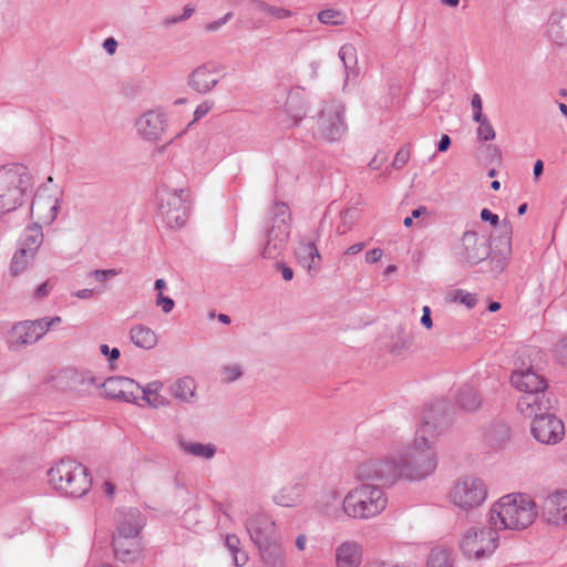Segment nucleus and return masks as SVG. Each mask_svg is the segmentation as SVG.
Instances as JSON below:
<instances>
[{
    "label": "nucleus",
    "mask_w": 567,
    "mask_h": 567,
    "mask_svg": "<svg viewBox=\"0 0 567 567\" xmlns=\"http://www.w3.org/2000/svg\"><path fill=\"white\" fill-rule=\"evenodd\" d=\"M475 122L478 123L477 138L480 141L488 142L495 138V130L486 115L481 116L480 121Z\"/></svg>",
    "instance_id": "obj_43"
},
{
    "label": "nucleus",
    "mask_w": 567,
    "mask_h": 567,
    "mask_svg": "<svg viewBox=\"0 0 567 567\" xmlns=\"http://www.w3.org/2000/svg\"><path fill=\"white\" fill-rule=\"evenodd\" d=\"M499 544L498 532L494 526L466 530L461 540L460 549L468 559H483L493 555Z\"/></svg>",
    "instance_id": "obj_8"
},
{
    "label": "nucleus",
    "mask_w": 567,
    "mask_h": 567,
    "mask_svg": "<svg viewBox=\"0 0 567 567\" xmlns=\"http://www.w3.org/2000/svg\"><path fill=\"white\" fill-rule=\"evenodd\" d=\"M224 374L227 382H234L243 374L241 368L238 364L224 367Z\"/></svg>",
    "instance_id": "obj_51"
},
{
    "label": "nucleus",
    "mask_w": 567,
    "mask_h": 567,
    "mask_svg": "<svg viewBox=\"0 0 567 567\" xmlns=\"http://www.w3.org/2000/svg\"><path fill=\"white\" fill-rule=\"evenodd\" d=\"M319 239V234H316L309 238H301L298 241V245L295 249V255L298 262L311 271L312 269H317L319 267L321 256L316 245V241Z\"/></svg>",
    "instance_id": "obj_25"
},
{
    "label": "nucleus",
    "mask_w": 567,
    "mask_h": 567,
    "mask_svg": "<svg viewBox=\"0 0 567 567\" xmlns=\"http://www.w3.org/2000/svg\"><path fill=\"white\" fill-rule=\"evenodd\" d=\"M100 351L103 355L109 357V361L111 363L116 361L121 355V352L117 348L110 349L107 344H102L100 347Z\"/></svg>",
    "instance_id": "obj_54"
},
{
    "label": "nucleus",
    "mask_w": 567,
    "mask_h": 567,
    "mask_svg": "<svg viewBox=\"0 0 567 567\" xmlns=\"http://www.w3.org/2000/svg\"><path fill=\"white\" fill-rule=\"evenodd\" d=\"M423 313L421 317V324L424 326L426 329H431L433 326V321L431 318V309L429 306H424L422 309Z\"/></svg>",
    "instance_id": "obj_60"
},
{
    "label": "nucleus",
    "mask_w": 567,
    "mask_h": 567,
    "mask_svg": "<svg viewBox=\"0 0 567 567\" xmlns=\"http://www.w3.org/2000/svg\"><path fill=\"white\" fill-rule=\"evenodd\" d=\"M452 411L453 409L446 400H437L425 409L413 445L406 447L399 455L403 478L421 481L435 471L437 461L433 445L450 425Z\"/></svg>",
    "instance_id": "obj_1"
},
{
    "label": "nucleus",
    "mask_w": 567,
    "mask_h": 567,
    "mask_svg": "<svg viewBox=\"0 0 567 567\" xmlns=\"http://www.w3.org/2000/svg\"><path fill=\"white\" fill-rule=\"evenodd\" d=\"M301 493L302 486L299 484L285 486L274 496V502L279 506L291 507L296 505Z\"/></svg>",
    "instance_id": "obj_35"
},
{
    "label": "nucleus",
    "mask_w": 567,
    "mask_h": 567,
    "mask_svg": "<svg viewBox=\"0 0 567 567\" xmlns=\"http://www.w3.org/2000/svg\"><path fill=\"white\" fill-rule=\"evenodd\" d=\"M131 341L138 348L151 350L157 344L156 333L144 324H135L130 330Z\"/></svg>",
    "instance_id": "obj_31"
},
{
    "label": "nucleus",
    "mask_w": 567,
    "mask_h": 567,
    "mask_svg": "<svg viewBox=\"0 0 567 567\" xmlns=\"http://www.w3.org/2000/svg\"><path fill=\"white\" fill-rule=\"evenodd\" d=\"M262 564L266 567H284L285 551L282 546L275 539L257 546Z\"/></svg>",
    "instance_id": "obj_29"
},
{
    "label": "nucleus",
    "mask_w": 567,
    "mask_h": 567,
    "mask_svg": "<svg viewBox=\"0 0 567 567\" xmlns=\"http://www.w3.org/2000/svg\"><path fill=\"white\" fill-rule=\"evenodd\" d=\"M188 194L184 189L162 188L158 192V216L169 228L183 227L188 218Z\"/></svg>",
    "instance_id": "obj_9"
},
{
    "label": "nucleus",
    "mask_w": 567,
    "mask_h": 567,
    "mask_svg": "<svg viewBox=\"0 0 567 567\" xmlns=\"http://www.w3.org/2000/svg\"><path fill=\"white\" fill-rule=\"evenodd\" d=\"M277 268L280 270L282 278L289 281L293 278V270L288 267L285 262H278Z\"/></svg>",
    "instance_id": "obj_62"
},
{
    "label": "nucleus",
    "mask_w": 567,
    "mask_h": 567,
    "mask_svg": "<svg viewBox=\"0 0 567 567\" xmlns=\"http://www.w3.org/2000/svg\"><path fill=\"white\" fill-rule=\"evenodd\" d=\"M117 527L113 533V537H117V545H122L120 542L122 536L127 537H141V530L144 527V518L137 508H128L117 515Z\"/></svg>",
    "instance_id": "obj_22"
},
{
    "label": "nucleus",
    "mask_w": 567,
    "mask_h": 567,
    "mask_svg": "<svg viewBox=\"0 0 567 567\" xmlns=\"http://www.w3.org/2000/svg\"><path fill=\"white\" fill-rule=\"evenodd\" d=\"M48 477L56 491L70 497H82L92 486L87 468L70 458L59 461L49 470Z\"/></svg>",
    "instance_id": "obj_4"
},
{
    "label": "nucleus",
    "mask_w": 567,
    "mask_h": 567,
    "mask_svg": "<svg viewBox=\"0 0 567 567\" xmlns=\"http://www.w3.org/2000/svg\"><path fill=\"white\" fill-rule=\"evenodd\" d=\"M454 299L458 300L461 303L465 305L470 309L474 308L477 303L476 295L461 290V289L455 291Z\"/></svg>",
    "instance_id": "obj_44"
},
{
    "label": "nucleus",
    "mask_w": 567,
    "mask_h": 567,
    "mask_svg": "<svg viewBox=\"0 0 567 567\" xmlns=\"http://www.w3.org/2000/svg\"><path fill=\"white\" fill-rule=\"evenodd\" d=\"M50 287H49V280L40 285L35 291H34V298L35 299H42L45 298L49 295Z\"/></svg>",
    "instance_id": "obj_64"
},
{
    "label": "nucleus",
    "mask_w": 567,
    "mask_h": 567,
    "mask_svg": "<svg viewBox=\"0 0 567 567\" xmlns=\"http://www.w3.org/2000/svg\"><path fill=\"white\" fill-rule=\"evenodd\" d=\"M252 4L256 10L276 20H285L293 14L289 9L269 4L264 0H252Z\"/></svg>",
    "instance_id": "obj_38"
},
{
    "label": "nucleus",
    "mask_w": 567,
    "mask_h": 567,
    "mask_svg": "<svg viewBox=\"0 0 567 567\" xmlns=\"http://www.w3.org/2000/svg\"><path fill=\"white\" fill-rule=\"evenodd\" d=\"M358 476L362 480L393 484L396 480L403 478L399 456L363 462L358 467Z\"/></svg>",
    "instance_id": "obj_15"
},
{
    "label": "nucleus",
    "mask_w": 567,
    "mask_h": 567,
    "mask_svg": "<svg viewBox=\"0 0 567 567\" xmlns=\"http://www.w3.org/2000/svg\"><path fill=\"white\" fill-rule=\"evenodd\" d=\"M382 255H383L382 249L373 248L365 254V261L368 264H374L381 259Z\"/></svg>",
    "instance_id": "obj_59"
},
{
    "label": "nucleus",
    "mask_w": 567,
    "mask_h": 567,
    "mask_svg": "<svg viewBox=\"0 0 567 567\" xmlns=\"http://www.w3.org/2000/svg\"><path fill=\"white\" fill-rule=\"evenodd\" d=\"M512 384L522 392L517 399V410L524 415L535 414L537 411L553 410L548 396L547 382L533 368L514 371L511 375Z\"/></svg>",
    "instance_id": "obj_3"
},
{
    "label": "nucleus",
    "mask_w": 567,
    "mask_h": 567,
    "mask_svg": "<svg viewBox=\"0 0 567 567\" xmlns=\"http://www.w3.org/2000/svg\"><path fill=\"white\" fill-rule=\"evenodd\" d=\"M32 176L28 167L22 164H12L0 167L1 199L12 210L22 204L23 195L32 187Z\"/></svg>",
    "instance_id": "obj_7"
},
{
    "label": "nucleus",
    "mask_w": 567,
    "mask_h": 567,
    "mask_svg": "<svg viewBox=\"0 0 567 567\" xmlns=\"http://www.w3.org/2000/svg\"><path fill=\"white\" fill-rule=\"evenodd\" d=\"M512 234L513 227L511 221L503 219L499 226V235L492 234L489 236L492 241V252L489 255L492 270L496 274L504 270L512 254Z\"/></svg>",
    "instance_id": "obj_16"
},
{
    "label": "nucleus",
    "mask_w": 567,
    "mask_h": 567,
    "mask_svg": "<svg viewBox=\"0 0 567 567\" xmlns=\"http://www.w3.org/2000/svg\"><path fill=\"white\" fill-rule=\"evenodd\" d=\"M485 152L487 154L485 158L489 163H492L494 161H497V162L501 161V157H502L501 150L496 145L485 146Z\"/></svg>",
    "instance_id": "obj_55"
},
{
    "label": "nucleus",
    "mask_w": 567,
    "mask_h": 567,
    "mask_svg": "<svg viewBox=\"0 0 567 567\" xmlns=\"http://www.w3.org/2000/svg\"><path fill=\"white\" fill-rule=\"evenodd\" d=\"M166 122L165 113L159 110H148L137 118L135 125L138 135L144 140L157 142L165 132Z\"/></svg>",
    "instance_id": "obj_19"
},
{
    "label": "nucleus",
    "mask_w": 567,
    "mask_h": 567,
    "mask_svg": "<svg viewBox=\"0 0 567 567\" xmlns=\"http://www.w3.org/2000/svg\"><path fill=\"white\" fill-rule=\"evenodd\" d=\"M362 561V547L354 540L342 542L336 548L337 567H359Z\"/></svg>",
    "instance_id": "obj_27"
},
{
    "label": "nucleus",
    "mask_w": 567,
    "mask_h": 567,
    "mask_svg": "<svg viewBox=\"0 0 567 567\" xmlns=\"http://www.w3.org/2000/svg\"><path fill=\"white\" fill-rule=\"evenodd\" d=\"M511 437V429L504 422H495L485 433V441L493 447L503 446Z\"/></svg>",
    "instance_id": "obj_32"
},
{
    "label": "nucleus",
    "mask_w": 567,
    "mask_h": 567,
    "mask_svg": "<svg viewBox=\"0 0 567 567\" xmlns=\"http://www.w3.org/2000/svg\"><path fill=\"white\" fill-rule=\"evenodd\" d=\"M537 516L536 504L527 495L507 494L489 509V525L498 530H523L530 526Z\"/></svg>",
    "instance_id": "obj_2"
},
{
    "label": "nucleus",
    "mask_w": 567,
    "mask_h": 567,
    "mask_svg": "<svg viewBox=\"0 0 567 567\" xmlns=\"http://www.w3.org/2000/svg\"><path fill=\"white\" fill-rule=\"evenodd\" d=\"M225 546L233 556L235 566L243 567L248 563V555L241 549L240 539L235 534H228L225 537Z\"/></svg>",
    "instance_id": "obj_37"
},
{
    "label": "nucleus",
    "mask_w": 567,
    "mask_h": 567,
    "mask_svg": "<svg viewBox=\"0 0 567 567\" xmlns=\"http://www.w3.org/2000/svg\"><path fill=\"white\" fill-rule=\"evenodd\" d=\"M533 419L530 433L533 437L542 444H556L565 435V426L551 410L537 411L535 414L526 415Z\"/></svg>",
    "instance_id": "obj_12"
},
{
    "label": "nucleus",
    "mask_w": 567,
    "mask_h": 567,
    "mask_svg": "<svg viewBox=\"0 0 567 567\" xmlns=\"http://www.w3.org/2000/svg\"><path fill=\"white\" fill-rule=\"evenodd\" d=\"M120 274L117 269H96L89 274L90 277H93L96 281L103 284L107 279L116 277Z\"/></svg>",
    "instance_id": "obj_45"
},
{
    "label": "nucleus",
    "mask_w": 567,
    "mask_h": 567,
    "mask_svg": "<svg viewBox=\"0 0 567 567\" xmlns=\"http://www.w3.org/2000/svg\"><path fill=\"white\" fill-rule=\"evenodd\" d=\"M384 491L372 484H361L351 489L342 499L343 513L355 519H369L386 507Z\"/></svg>",
    "instance_id": "obj_5"
},
{
    "label": "nucleus",
    "mask_w": 567,
    "mask_h": 567,
    "mask_svg": "<svg viewBox=\"0 0 567 567\" xmlns=\"http://www.w3.org/2000/svg\"><path fill=\"white\" fill-rule=\"evenodd\" d=\"M409 158L410 150L408 147H402L396 152L394 159L392 162V166L395 167L396 169H400L409 162Z\"/></svg>",
    "instance_id": "obj_47"
},
{
    "label": "nucleus",
    "mask_w": 567,
    "mask_h": 567,
    "mask_svg": "<svg viewBox=\"0 0 567 567\" xmlns=\"http://www.w3.org/2000/svg\"><path fill=\"white\" fill-rule=\"evenodd\" d=\"M220 75L218 69L213 63H204L195 68L187 78L189 89L198 94L205 95L213 91L219 83Z\"/></svg>",
    "instance_id": "obj_18"
},
{
    "label": "nucleus",
    "mask_w": 567,
    "mask_h": 567,
    "mask_svg": "<svg viewBox=\"0 0 567 567\" xmlns=\"http://www.w3.org/2000/svg\"><path fill=\"white\" fill-rule=\"evenodd\" d=\"M178 445L185 453L205 460L213 458L217 451L216 446L213 443L203 444L198 442H186L179 440Z\"/></svg>",
    "instance_id": "obj_33"
},
{
    "label": "nucleus",
    "mask_w": 567,
    "mask_h": 567,
    "mask_svg": "<svg viewBox=\"0 0 567 567\" xmlns=\"http://www.w3.org/2000/svg\"><path fill=\"white\" fill-rule=\"evenodd\" d=\"M339 58L343 62L347 76H357L359 74L357 49L351 43L343 44L339 50Z\"/></svg>",
    "instance_id": "obj_36"
},
{
    "label": "nucleus",
    "mask_w": 567,
    "mask_h": 567,
    "mask_svg": "<svg viewBox=\"0 0 567 567\" xmlns=\"http://www.w3.org/2000/svg\"><path fill=\"white\" fill-rule=\"evenodd\" d=\"M542 516L550 525L564 527L567 525V492H556L548 495L542 506Z\"/></svg>",
    "instance_id": "obj_20"
},
{
    "label": "nucleus",
    "mask_w": 567,
    "mask_h": 567,
    "mask_svg": "<svg viewBox=\"0 0 567 567\" xmlns=\"http://www.w3.org/2000/svg\"><path fill=\"white\" fill-rule=\"evenodd\" d=\"M104 394L113 400L134 403L142 406L138 401L137 392L141 385L131 378L126 377H111L101 383Z\"/></svg>",
    "instance_id": "obj_17"
},
{
    "label": "nucleus",
    "mask_w": 567,
    "mask_h": 567,
    "mask_svg": "<svg viewBox=\"0 0 567 567\" xmlns=\"http://www.w3.org/2000/svg\"><path fill=\"white\" fill-rule=\"evenodd\" d=\"M155 303L157 307H161L164 313H169L175 306L174 300L171 297L164 296L163 292L157 293Z\"/></svg>",
    "instance_id": "obj_46"
},
{
    "label": "nucleus",
    "mask_w": 567,
    "mask_h": 567,
    "mask_svg": "<svg viewBox=\"0 0 567 567\" xmlns=\"http://www.w3.org/2000/svg\"><path fill=\"white\" fill-rule=\"evenodd\" d=\"M231 17L233 12H227L223 18L206 24L205 29L210 32L216 31L221 25H224Z\"/></svg>",
    "instance_id": "obj_57"
},
{
    "label": "nucleus",
    "mask_w": 567,
    "mask_h": 567,
    "mask_svg": "<svg viewBox=\"0 0 567 567\" xmlns=\"http://www.w3.org/2000/svg\"><path fill=\"white\" fill-rule=\"evenodd\" d=\"M451 553L446 549H432L427 558V567H451Z\"/></svg>",
    "instance_id": "obj_41"
},
{
    "label": "nucleus",
    "mask_w": 567,
    "mask_h": 567,
    "mask_svg": "<svg viewBox=\"0 0 567 567\" xmlns=\"http://www.w3.org/2000/svg\"><path fill=\"white\" fill-rule=\"evenodd\" d=\"M385 161H386V156L383 153H378L370 161L369 167L371 169H379Z\"/></svg>",
    "instance_id": "obj_61"
},
{
    "label": "nucleus",
    "mask_w": 567,
    "mask_h": 567,
    "mask_svg": "<svg viewBox=\"0 0 567 567\" xmlns=\"http://www.w3.org/2000/svg\"><path fill=\"white\" fill-rule=\"evenodd\" d=\"M481 219L485 223H489L493 227L497 228V235H499V226L502 221L496 214L492 213L488 208H483L481 210Z\"/></svg>",
    "instance_id": "obj_48"
},
{
    "label": "nucleus",
    "mask_w": 567,
    "mask_h": 567,
    "mask_svg": "<svg viewBox=\"0 0 567 567\" xmlns=\"http://www.w3.org/2000/svg\"><path fill=\"white\" fill-rule=\"evenodd\" d=\"M318 132L328 142L341 140L348 130L344 121V105L332 100L326 102L318 115Z\"/></svg>",
    "instance_id": "obj_11"
},
{
    "label": "nucleus",
    "mask_w": 567,
    "mask_h": 567,
    "mask_svg": "<svg viewBox=\"0 0 567 567\" xmlns=\"http://www.w3.org/2000/svg\"><path fill=\"white\" fill-rule=\"evenodd\" d=\"M43 243L42 226L39 223H33L28 226L19 241V248L25 249L29 256H35L37 250Z\"/></svg>",
    "instance_id": "obj_30"
},
{
    "label": "nucleus",
    "mask_w": 567,
    "mask_h": 567,
    "mask_svg": "<svg viewBox=\"0 0 567 567\" xmlns=\"http://www.w3.org/2000/svg\"><path fill=\"white\" fill-rule=\"evenodd\" d=\"M245 527L250 537V540L257 546L275 539L276 524L266 514H256L250 516Z\"/></svg>",
    "instance_id": "obj_21"
},
{
    "label": "nucleus",
    "mask_w": 567,
    "mask_h": 567,
    "mask_svg": "<svg viewBox=\"0 0 567 567\" xmlns=\"http://www.w3.org/2000/svg\"><path fill=\"white\" fill-rule=\"evenodd\" d=\"M34 258V256H29L25 249H20L14 252L11 264H10V274L12 276H19L22 274L29 266L30 261Z\"/></svg>",
    "instance_id": "obj_40"
},
{
    "label": "nucleus",
    "mask_w": 567,
    "mask_h": 567,
    "mask_svg": "<svg viewBox=\"0 0 567 567\" xmlns=\"http://www.w3.org/2000/svg\"><path fill=\"white\" fill-rule=\"evenodd\" d=\"M104 287L103 288H93V289H81V290H78L74 296L80 298V299H90L93 297L94 293H100V292H103L104 291Z\"/></svg>",
    "instance_id": "obj_58"
},
{
    "label": "nucleus",
    "mask_w": 567,
    "mask_h": 567,
    "mask_svg": "<svg viewBox=\"0 0 567 567\" xmlns=\"http://www.w3.org/2000/svg\"><path fill=\"white\" fill-rule=\"evenodd\" d=\"M122 545H117V537H112V547L116 559L123 563H134L142 551L141 537L122 536Z\"/></svg>",
    "instance_id": "obj_26"
},
{
    "label": "nucleus",
    "mask_w": 567,
    "mask_h": 567,
    "mask_svg": "<svg viewBox=\"0 0 567 567\" xmlns=\"http://www.w3.org/2000/svg\"><path fill=\"white\" fill-rule=\"evenodd\" d=\"M143 402L144 404L156 409L159 406H164L166 404V399L157 392L150 396V399L144 400Z\"/></svg>",
    "instance_id": "obj_56"
},
{
    "label": "nucleus",
    "mask_w": 567,
    "mask_h": 567,
    "mask_svg": "<svg viewBox=\"0 0 567 567\" xmlns=\"http://www.w3.org/2000/svg\"><path fill=\"white\" fill-rule=\"evenodd\" d=\"M471 104L473 109V121H480L481 116H484V114L482 97L478 93L473 94Z\"/></svg>",
    "instance_id": "obj_49"
},
{
    "label": "nucleus",
    "mask_w": 567,
    "mask_h": 567,
    "mask_svg": "<svg viewBox=\"0 0 567 567\" xmlns=\"http://www.w3.org/2000/svg\"><path fill=\"white\" fill-rule=\"evenodd\" d=\"M555 355L559 363L567 364V338H564L556 344Z\"/></svg>",
    "instance_id": "obj_50"
},
{
    "label": "nucleus",
    "mask_w": 567,
    "mask_h": 567,
    "mask_svg": "<svg viewBox=\"0 0 567 567\" xmlns=\"http://www.w3.org/2000/svg\"><path fill=\"white\" fill-rule=\"evenodd\" d=\"M60 209V199L43 193H37L31 204V217L38 219L37 223L45 225L52 224L58 216Z\"/></svg>",
    "instance_id": "obj_24"
},
{
    "label": "nucleus",
    "mask_w": 567,
    "mask_h": 567,
    "mask_svg": "<svg viewBox=\"0 0 567 567\" xmlns=\"http://www.w3.org/2000/svg\"><path fill=\"white\" fill-rule=\"evenodd\" d=\"M346 16L334 9H326L319 12L318 20L323 24L340 25L344 23Z\"/></svg>",
    "instance_id": "obj_42"
},
{
    "label": "nucleus",
    "mask_w": 567,
    "mask_h": 567,
    "mask_svg": "<svg viewBox=\"0 0 567 567\" xmlns=\"http://www.w3.org/2000/svg\"><path fill=\"white\" fill-rule=\"evenodd\" d=\"M161 388H162V383L158 381L151 382V383L146 384L145 386H141L140 391L143 393L141 400L144 401L146 399H150V396L157 393Z\"/></svg>",
    "instance_id": "obj_53"
},
{
    "label": "nucleus",
    "mask_w": 567,
    "mask_h": 567,
    "mask_svg": "<svg viewBox=\"0 0 567 567\" xmlns=\"http://www.w3.org/2000/svg\"><path fill=\"white\" fill-rule=\"evenodd\" d=\"M487 489L481 478L466 476L455 483L451 491L452 502L463 508H473L483 504Z\"/></svg>",
    "instance_id": "obj_14"
},
{
    "label": "nucleus",
    "mask_w": 567,
    "mask_h": 567,
    "mask_svg": "<svg viewBox=\"0 0 567 567\" xmlns=\"http://www.w3.org/2000/svg\"><path fill=\"white\" fill-rule=\"evenodd\" d=\"M457 404L458 406L467 412L475 411L481 405V399L471 385H462L457 391Z\"/></svg>",
    "instance_id": "obj_34"
},
{
    "label": "nucleus",
    "mask_w": 567,
    "mask_h": 567,
    "mask_svg": "<svg viewBox=\"0 0 567 567\" xmlns=\"http://www.w3.org/2000/svg\"><path fill=\"white\" fill-rule=\"evenodd\" d=\"M492 252V241L481 238L474 230H466L456 247L457 261L463 267H473L487 259Z\"/></svg>",
    "instance_id": "obj_13"
},
{
    "label": "nucleus",
    "mask_w": 567,
    "mask_h": 567,
    "mask_svg": "<svg viewBox=\"0 0 567 567\" xmlns=\"http://www.w3.org/2000/svg\"><path fill=\"white\" fill-rule=\"evenodd\" d=\"M213 106L214 102L208 100L198 104L194 111V121H198L204 117L213 109Z\"/></svg>",
    "instance_id": "obj_52"
},
{
    "label": "nucleus",
    "mask_w": 567,
    "mask_h": 567,
    "mask_svg": "<svg viewBox=\"0 0 567 567\" xmlns=\"http://www.w3.org/2000/svg\"><path fill=\"white\" fill-rule=\"evenodd\" d=\"M103 49L109 53V54H114L116 49H117V41L110 37V38H106L103 42Z\"/></svg>",
    "instance_id": "obj_63"
},
{
    "label": "nucleus",
    "mask_w": 567,
    "mask_h": 567,
    "mask_svg": "<svg viewBox=\"0 0 567 567\" xmlns=\"http://www.w3.org/2000/svg\"><path fill=\"white\" fill-rule=\"evenodd\" d=\"M56 380L72 391H87L91 386H101V379L95 378L91 371L65 369L59 372Z\"/></svg>",
    "instance_id": "obj_23"
},
{
    "label": "nucleus",
    "mask_w": 567,
    "mask_h": 567,
    "mask_svg": "<svg viewBox=\"0 0 567 567\" xmlns=\"http://www.w3.org/2000/svg\"><path fill=\"white\" fill-rule=\"evenodd\" d=\"M172 392L176 399L188 402L195 395V382L189 377L182 378L172 386Z\"/></svg>",
    "instance_id": "obj_39"
},
{
    "label": "nucleus",
    "mask_w": 567,
    "mask_h": 567,
    "mask_svg": "<svg viewBox=\"0 0 567 567\" xmlns=\"http://www.w3.org/2000/svg\"><path fill=\"white\" fill-rule=\"evenodd\" d=\"M62 321L61 317H43L37 320H24L13 324L8 341L9 349L19 350L21 347L30 346L39 341L49 329Z\"/></svg>",
    "instance_id": "obj_10"
},
{
    "label": "nucleus",
    "mask_w": 567,
    "mask_h": 567,
    "mask_svg": "<svg viewBox=\"0 0 567 567\" xmlns=\"http://www.w3.org/2000/svg\"><path fill=\"white\" fill-rule=\"evenodd\" d=\"M271 225L266 229L261 250L264 258H276L286 247L290 236V210L286 203L276 202L270 210Z\"/></svg>",
    "instance_id": "obj_6"
},
{
    "label": "nucleus",
    "mask_w": 567,
    "mask_h": 567,
    "mask_svg": "<svg viewBox=\"0 0 567 567\" xmlns=\"http://www.w3.org/2000/svg\"><path fill=\"white\" fill-rule=\"evenodd\" d=\"M547 34L557 45H567V12H553L547 22Z\"/></svg>",
    "instance_id": "obj_28"
}]
</instances>
